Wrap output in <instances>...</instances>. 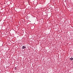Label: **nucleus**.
Here are the masks:
<instances>
[{
  "instance_id": "1",
  "label": "nucleus",
  "mask_w": 73,
  "mask_h": 73,
  "mask_svg": "<svg viewBox=\"0 0 73 73\" xmlns=\"http://www.w3.org/2000/svg\"><path fill=\"white\" fill-rule=\"evenodd\" d=\"M25 48H26V47L25 46H23L22 47V49H25Z\"/></svg>"
},
{
  "instance_id": "2",
  "label": "nucleus",
  "mask_w": 73,
  "mask_h": 73,
  "mask_svg": "<svg viewBox=\"0 0 73 73\" xmlns=\"http://www.w3.org/2000/svg\"><path fill=\"white\" fill-rule=\"evenodd\" d=\"M70 59L71 60H73V58H70Z\"/></svg>"
}]
</instances>
